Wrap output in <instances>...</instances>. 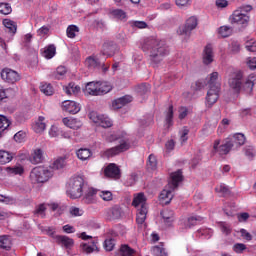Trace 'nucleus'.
Returning a JSON list of instances; mask_svg holds the SVG:
<instances>
[{"label":"nucleus","mask_w":256,"mask_h":256,"mask_svg":"<svg viewBox=\"0 0 256 256\" xmlns=\"http://www.w3.org/2000/svg\"><path fill=\"white\" fill-rule=\"evenodd\" d=\"M53 177V172L49 168L38 166L31 170L30 172V181L33 185L39 183H47Z\"/></svg>","instance_id":"obj_5"},{"label":"nucleus","mask_w":256,"mask_h":256,"mask_svg":"<svg viewBox=\"0 0 256 256\" xmlns=\"http://www.w3.org/2000/svg\"><path fill=\"white\" fill-rule=\"evenodd\" d=\"M56 53H57V48L53 44L43 48L42 50V55L45 57V59H53Z\"/></svg>","instance_id":"obj_30"},{"label":"nucleus","mask_w":256,"mask_h":256,"mask_svg":"<svg viewBox=\"0 0 256 256\" xmlns=\"http://www.w3.org/2000/svg\"><path fill=\"white\" fill-rule=\"evenodd\" d=\"M25 139H27V133L25 131L20 130L14 135V141L16 143H25Z\"/></svg>","instance_id":"obj_53"},{"label":"nucleus","mask_w":256,"mask_h":256,"mask_svg":"<svg viewBox=\"0 0 256 256\" xmlns=\"http://www.w3.org/2000/svg\"><path fill=\"white\" fill-rule=\"evenodd\" d=\"M62 110L66 113H70V115H77V113L81 111V104L73 100H65L62 102Z\"/></svg>","instance_id":"obj_12"},{"label":"nucleus","mask_w":256,"mask_h":256,"mask_svg":"<svg viewBox=\"0 0 256 256\" xmlns=\"http://www.w3.org/2000/svg\"><path fill=\"white\" fill-rule=\"evenodd\" d=\"M0 249H5L6 251L11 249V239H9V236H0Z\"/></svg>","instance_id":"obj_41"},{"label":"nucleus","mask_w":256,"mask_h":256,"mask_svg":"<svg viewBox=\"0 0 256 256\" xmlns=\"http://www.w3.org/2000/svg\"><path fill=\"white\" fill-rule=\"evenodd\" d=\"M0 107L9 109L11 107V99L9 97H0Z\"/></svg>","instance_id":"obj_63"},{"label":"nucleus","mask_w":256,"mask_h":256,"mask_svg":"<svg viewBox=\"0 0 256 256\" xmlns=\"http://www.w3.org/2000/svg\"><path fill=\"white\" fill-rule=\"evenodd\" d=\"M104 249L105 251H113L115 249V239L108 238L104 241Z\"/></svg>","instance_id":"obj_58"},{"label":"nucleus","mask_w":256,"mask_h":256,"mask_svg":"<svg viewBox=\"0 0 256 256\" xmlns=\"http://www.w3.org/2000/svg\"><path fill=\"white\" fill-rule=\"evenodd\" d=\"M232 141H233V145H235V143L236 145H239V146L245 145V141H246L245 134L243 133L234 134Z\"/></svg>","instance_id":"obj_50"},{"label":"nucleus","mask_w":256,"mask_h":256,"mask_svg":"<svg viewBox=\"0 0 256 256\" xmlns=\"http://www.w3.org/2000/svg\"><path fill=\"white\" fill-rule=\"evenodd\" d=\"M160 215L162 216L164 221H166V223H171V221H173V217H174L173 210H169V209L162 210Z\"/></svg>","instance_id":"obj_48"},{"label":"nucleus","mask_w":256,"mask_h":256,"mask_svg":"<svg viewBox=\"0 0 256 256\" xmlns=\"http://www.w3.org/2000/svg\"><path fill=\"white\" fill-rule=\"evenodd\" d=\"M110 143L113 141H118L120 139V145L112 147L106 151L108 157H114V155H119V153H124V151H129L131 144L129 143V136L123 132L119 131L114 134H110L106 138Z\"/></svg>","instance_id":"obj_2"},{"label":"nucleus","mask_w":256,"mask_h":256,"mask_svg":"<svg viewBox=\"0 0 256 256\" xmlns=\"http://www.w3.org/2000/svg\"><path fill=\"white\" fill-rule=\"evenodd\" d=\"M62 122L66 127H69V129L77 130L83 127V122L77 118L65 117L62 119Z\"/></svg>","instance_id":"obj_18"},{"label":"nucleus","mask_w":256,"mask_h":256,"mask_svg":"<svg viewBox=\"0 0 256 256\" xmlns=\"http://www.w3.org/2000/svg\"><path fill=\"white\" fill-rule=\"evenodd\" d=\"M54 239L58 245H61L66 249H70V247H73L75 243L72 238H69L68 236H63V235H56Z\"/></svg>","instance_id":"obj_19"},{"label":"nucleus","mask_w":256,"mask_h":256,"mask_svg":"<svg viewBox=\"0 0 256 256\" xmlns=\"http://www.w3.org/2000/svg\"><path fill=\"white\" fill-rule=\"evenodd\" d=\"M13 11V8H11V4L9 3H0V13L2 15H9Z\"/></svg>","instance_id":"obj_56"},{"label":"nucleus","mask_w":256,"mask_h":256,"mask_svg":"<svg viewBox=\"0 0 256 256\" xmlns=\"http://www.w3.org/2000/svg\"><path fill=\"white\" fill-rule=\"evenodd\" d=\"M207 85L209 86L221 85V82H219V72H212L207 77Z\"/></svg>","instance_id":"obj_37"},{"label":"nucleus","mask_w":256,"mask_h":256,"mask_svg":"<svg viewBox=\"0 0 256 256\" xmlns=\"http://www.w3.org/2000/svg\"><path fill=\"white\" fill-rule=\"evenodd\" d=\"M233 146V139L231 138H227L222 145L221 140L217 139L214 141L213 151L214 153H219V155H227L233 149Z\"/></svg>","instance_id":"obj_8"},{"label":"nucleus","mask_w":256,"mask_h":256,"mask_svg":"<svg viewBox=\"0 0 256 256\" xmlns=\"http://www.w3.org/2000/svg\"><path fill=\"white\" fill-rule=\"evenodd\" d=\"M1 78L7 83H17V81L21 79V76H19V73L13 69L4 68L1 72Z\"/></svg>","instance_id":"obj_11"},{"label":"nucleus","mask_w":256,"mask_h":256,"mask_svg":"<svg viewBox=\"0 0 256 256\" xmlns=\"http://www.w3.org/2000/svg\"><path fill=\"white\" fill-rule=\"evenodd\" d=\"M253 79H254V76L250 75L246 80L244 84V91H246V93H251L253 91V86L255 85L253 83Z\"/></svg>","instance_id":"obj_54"},{"label":"nucleus","mask_w":256,"mask_h":256,"mask_svg":"<svg viewBox=\"0 0 256 256\" xmlns=\"http://www.w3.org/2000/svg\"><path fill=\"white\" fill-rule=\"evenodd\" d=\"M97 189L95 188H88L85 191L83 201L87 205H91V203H95V195H97Z\"/></svg>","instance_id":"obj_22"},{"label":"nucleus","mask_w":256,"mask_h":256,"mask_svg":"<svg viewBox=\"0 0 256 256\" xmlns=\"http://www.w3.org/2000/svg\"><path fill=\"white\" fill-rule=\"evenodd\" d=\"M85 187V179L81 176L72 177L68 184L66 193L70 199H79L83 197V188Z\"/></svg>","instance_id":"obj_4"},{"label":"nucleus","mask_w":256,"mask_h":256,"mask_svg":"<svg viewBox=\"0 0 256 256\" xmlns=\"http://www.w3.org/2000/svg\"><path fill=\"white\" fill-rule=\"evenodd\" d=\"M67 74V68L65 66H59L56 71L54 72L55 79H63Z\"/></svg>","instance_id":"obj_55"},{"label":"nucleus","mask_w":256,"mask_h":256,"mask_svg":"<svg viewBox=\"0 0 256 256\" xmlns=\"http://www.w3.org/2000/svg\"><path fill=\"white\" fill-rule=\"evenodd\" d=\"M219 95H221V85L209 86L208 97H219Z\"/></svg>","instance_id":"obj_42"},{"label":"nucleus","mask_w":256,"mask_h":256,"mask_svg":"<svg viewBox=\"0 0 256 256\" xmlns=\"http://www.w3.org/2000/svg\"><path fill=\"white\" fill-rule=\"evenodd\" d=\"M99 196L101 197V199H103V201H113V193H111V191H101Z\"/></svg>","instance_id":"obj_59"},{"label":"nucleus","mask_w":256,"mask_h":256,"mask_svg":"<svg viewBox=\"0 0 256 256\" xmlns=\"http://www.w3.org/2000/svg\"><path fill=\"white\" fill-rule=\"evenodd\" d=\"M66 165H67V156H61V157H58L56 160H54L51 167L52 169L59 171V169L65 168Z\"/></svg>","instance_id":"obj_27"},{"label":"nucleus","mask_w":256,"mask_h":256,"mask_svg":"<svg viewBox=\"0 0 256 256\" xmlns=\"http://www.w3.org/2000/svg\"><path fill=\"white\" fill-rule=\"evenodd\" d=\"M147 207L143 206L140 209H138V213L136 215V223L139 225V227H142L144 225L145 227V221L147 219Z\"/></svg>","instance_id":"obj_21"},{"label":"nucleus","mask_w":256,"mask_h":256,"mask_svg":"<svg viewBox=\"0 0 256 256\" xmlns=\"http://www.w3.org/2000/svg\"><path fill=\"white\" fill-rule=\"evenodd\" d=\"M142 49L150 51L152 65H159L169 55V47L165 41L155 38H146L142 43Z\"/></svg>","instance_id":"obj_1"},{"label":"nucleus","mask_w":256,"mask_h":256,"mask_svg":"<svg viewBox=\"0 0 256 256\" xmlns=\"http://www.w3.org/2000/svg\"><path fill=\"white\" fill-rule=\"evenodd\" d=\"M121 217V210L119 208H109L106 210V219L109 221H114V219H119Z\"/></svg>","instance_id":"obj_28"},{"label":"nucleus","mask_w":256,"mask_h":256,"mask_svg":"<svg viewBox=\"0 0 256 256\" xmlns=\"http://www.w3.org/2000/svg\"><path fill=\"white\" fill-rule=\"evenodd\" d=\"M183 181V171L178 170L170 174V181L168 182V189L165 188L160 193L159 199L163 201L165 205L171 203L173 199V191L179 187V184Z\"/></svg>","instance_id":"obj_3"},{"label":"nucleus","mask_w":256,"mask_h":256,"mask_svg":"<svg viewBox=\"0 0 256 256\" xmlns=\"http://www.w3.org/2000/svg\"><path fill=\"white\" fill-rule=\"evenodd\" d=\"M245 48L247 51H250V53L256 52V41L254 39H251L246 42Z\"/></svg>","instance_id":"obj_61"},{"label":"nucleus","mask_w":256,"mask_h":256,"mask_svg":"<svg viewBox=\"0 0 256 256\" xmlns=\"http://www.w3.org/2000/svg\"><path fill=\"white\" fill-rule=\"evenodd\" d=\"M151 251L152 255L154 256H168L167 251H165V247L163 246V243L152 247Z\"/></svg>","instance_id":"obj_36"},{"label":"nucleus","mask_w":256,"mask_h":256,"mask_svg":"<svg viewBox=\"0 0 256 256\" xmlns=\"http://www.w3.org/2000/svg\"><path fill=\"white\" fill-rule=\"evenodd\" d=\"M24 172L25 169H23V166L6 167V173L8 175H23Z\"/></svg>","instance_id":"obj_40"},{"label":"nucleus","mask_w":256,"mask_h":256,"mask_svg":"<svg viewBox=\"0 0 256 256\" xmlns=\"http://www.w3.org/2000/svg\"><path fill=\"white\" fill-rule=\"evenodd\" d=\"M87 67H90L92 69H96V67H101V62L93 56H90L85 61Z\"/></svg>","instance_id":"obj_45"},{"label":"nucleus","mask_w":256,"mask_h":256,"mask_svg":"<svg viewBox=\"0 0 256 256\" xmlns=\"http://www.w3.org/2000/svg\"><path fill=\"white\" fill-rule=\"evenodd\" d=\"M45 211H47L45 204H40L36 207L34 215H40L41 217H45Z\"/></svg>","instance_id":"obj_62"},{"label":"nucleus","mask_w":256,"mask_h":256,"mask_svg":"<svg viewBox=\"0 0 256 256\" xmlns=\"http://www.w3.org/2000/svg\"><path fill=\"white\" fill-rule=\"evenodd\" d=\"M88 117L91 121H93V123L100 125V127H103L104 129L113 127V121H111V118H109L105 115H101V114L97 113L96 111L90 112Z\"/></svg>","instance_id":"obj_7"},{"label":"nucleus","mask_w":256,"mask_h":256,"mask_svg":"<svg viewBox=\"0 0 256 256\" xmlns=\"http://www.w3.org/2000/svg\"><path fill=\"white\" fill-rule=\"evenodd\" d=\"M118 48L117 44L113 42H105L102 47V55H105L106 57H113L115 53H117Z\"/></svg>","instance_id":"obj_17"},{"label":"nucleus","mask_w":256,"mask_h":256,"mask_svg":"<svg viewBox=\"0 0 256 256\" xmlns=\"http://www.w3.org/2000/svg\"><path fill=\"white\" fill-rule=\"evenodd\" d=\"M76 155L80 161H87V159H89L93 153H91L90 149L80 148L78 151H76Z\"/></svg>","instance_id":"obj_33"},{"label":"nucleus","mask_w":256,"mask_h":256,"mask_svg":"<svg viewBox=\"0 0 256 256\" xmlns=\"http://www.w3.org/2000/svg\"><path fill=\"white\" fill-rule=\"evenodd\" d=\"M63 89H64L66 95H69V96L79 95V93H81V87H79L78 85H75V83H73V82L69 83Z\"/></svg>","instance_id":"obj_26"},{"label":"nucleus","mask_w":256,"mask_h":256,"mask_svg":"<svg viewBox=\"0 0 256 256\" xmlns=\"http://www.w3.org/2000/svg\"><path fill=\"white\" fill-rule=\"evenodd\" d=\"M40 91L48 97H51V95L54 93L53 86L47 83L41 84Z\"/></svg>","instance_id":"obj_47"},{"label":"nucleus","mask_w":256,"mask_h":256,"mask_svg":"<svg viewBox=\"0 0 256 256\" xmlns=\"http://www.w3.org/2000/svg\"><path fill=\"white\" fill-rule=\"evenodd\" d=\"M241 79H243V72L233 71L228 74V85L234 91H241Z\"/></svg>","instance_id":"obj_10"},{"label":"nucleus","mask_w":256,"mask_h":256,"mask_svg":"<svg viewBox=\"0 0 256 256\" xmlns=\"http://www.w3.org/2000/svg\"><path fill=\"white\" fill-rule=\"evenodd\" d=\"M173 115V105H170L165 116V122L168 129L169 127H173Z\"/></svg>","instance_id":"obj_39"},{"label":"nucleus","mask_w":256,"mask_h":256,"mask_svg":"<svg viewBox=\"0 0 256 256\" xmlns=\"http://www.w3.org/2000/svg\"><path fill=\"white\" fill-rule=\"evenodd\" d=\"M47 125L45 124V117L39 116L38 121L34 124L33 130L35 133H43Z\"/></svg>","instance_id":"obj_31"},{"label":"nucleus","mask_w":256,"mask_h":256,"mask_svg":"<svg viewBox=\"0 0 256 256\" xmlns=\"http://www.w3.org/2000/svg\"><path fill=\"white\" fill-rule=\"evenodd\" d=\"M3 25L8 29L9 33H12V35H15L17 33V23L10 19H4Z\"/></svg>","instance_id":"obj_35"},{"label":"nucleus","mask_w":256,"mask_h":256,"mask_svg":"<svg viewBox=\"0 0 256 256\" xmlns=\"http://www.w3.org/2000/svg\"><path fill=\"white\" fill-rule=\"evenodd\" d=\"M66 33L69 39H75V37H77V33H79V27L76 25H70L68 26Z\"/></svg>","instance_id":"obj_49"},{"label":"nucleus","mask_w":256,"mask_h":256,"mask_svg":"<svg viewBox=\"0 0 256 256\" xmlns=\"http://www.w3.org/2000/svg\"><path fill=\"white\" fill-rule=\"evenodd\" d=\"M134 91L137 95L143 97L144 95H149L151 93V85L147 83H142L135 86Z\"/></svg>","instance_id":"obj_25"},{"label":"nucleus","mask_w":256,"mask_h":256,"mask_svg":"<svg viewBox=\"0 0 256 256\" xmlns=\"http://www.w3.org/2000/svg\"><path fill=\"white\" fill-rule=\"evenodd\" d=\"M253 11L252 5H243L237 8L230 16L231 23H237V25H247L249 23V13Z\"/></svg>","instance_id":"obj_6"},{"label":"nucleus","mask_w":256,"mask_h":256,"mask_svg":"<svg viewBox=\"0 0 256 256\" xmlns=\"http://www.w3.org/2000/svg\"><path fill=\"white\" fill-rule=\"evenodd\" d=\"M147 168L150 169V171H155L157 169V157H155V155H149Z\"/></svg>","instance_id":"obj_52"},{"label":"nucleus","mask_w":256,"mask_h":256,"mask_svg":"<svg viewBox=\"0 0 256 256\" xmlns=\"http://www.w3.org/2000/svg\"><path fill=\"white\" fill-rule=\"evenodd\" d=\"M244 154L249 158L253 159L255 157V149L252 146H247L244 148Z\"/></svg>","instance_id":"obj_64"},{"label":"nucleus","mask_w":256,"mask_h":256,"mask_svg":"<svg viewBox=\"0 0 256 256\" xmlns=\"http://www.w3.org/2000/svg\"><path fill=\"white\" fill-rule=\"evenodd\" d=\"M202 59L204 65H211V62L213 61V59H215V54L213 53V46L211 44L205 46Z\"/></svg>","instance_id":"obj_15"},{"label":"nucleus","mask_w":256,"mask_h":256,"mask_svg":"<svg viewBox=\"0 0 256 256\" xmlns=\"http://www.w3.org/2000/svg\"><path fill=\"white\" fill-rule=\"evenodd\" d=\"M105 177H109L110 179H121V169L115 163H110L104 169Z\"/></svg>","instance_id":"obj_13"},{"label":"nucleus","mask_w":256,"mask_h":256,"mask_svg":"<svg viewBox=\"0 0 256 256\" xmlns=\"http://www.w3.org/2000/svg\"><path fill=\"white\" fill-rule=\"evenodd\" d=\"M120 253L121 256H135V249L131 248L129 245L127 244H122L120 246Z\"/></svg>","instance_id":"obj_38"},{"label":"nucleus","mask_w":256,"mask_h":256,"mask_svg":"<svg viewBox=\"0 0 256 256\" xmlns=\"http://www.w3.org/2000/svg\"><path fill=\"white\" fill-rule=\"evenodd\" d=\"M100 95H107L113 90V86L108 82H99Z\"/></svg>","instance_id":"obj_43"},{"label":"nucleus","mask_w":256,"mask_h":256,"mask_svg":"<svg viewBox=\"0 0 256 256\" xmlns=\"http://www.w3.org/2000/svg\"><path fill=\"white\" fill-rule=\"evenodd\" d=\"M203 223V217L201 216H190L188 217L185 226L188 229H191V227H195V225H201Z\"/></svg>","instance_id":"obj_29"},{"label":"nucleus","mask_w":256,"mask_h":256,"mask_svg":"<svg viewBox=\"0 0 256 256\" xmlns=\"http://www.w3.org/2000/svg\"><path fill=\"white\" fill-rule=\"evenodd\" d=\"M197 28V17L191 16L186 20V24L178 29V34L182 35L184 39L191 37V31Z\"/></svg>","instance_id":"obj_9"},{"label":"nucleus","mask_w":256,"mask_h":256,"mask_svg":"<svg viewBox=\"0 0 256 256\" xmlns=\"http://www.w3.org/2000/svg\"><path fill=\"white\" fill-rule=\"evenodd\" d=\"M111 15L114 16L115 19H119L120 21H125L127 19V13L121 9L112 10Z\"/></svg>","instance_id":"obj_44"},{"label":"nucleus","mask_w":256,"mask_h":256,"mask_svg":"<svg viewBox=\"0 0 256 256\" xmlns=\"http://www.w3.org/2000/svg\"><path fill=\"white\" fill-rule=\"evenodd\" d=\"M215 191L217 193H221L222 195H229L230 193L229 187L225 184H220L219 186H217L215 188Z\"/></svg>","instance_id":"obj_60"},{"label":"nucleus","mask_w":256,"mask_h":256,"mask_svg":"<svg viewBox=\"0 0 256 256\" xmlns=\"http://www.w3.org/2000/svg\"><path fill=\"white\" fill-rule=\"evenodd\" d=\"M43 161H45V151L41 148L34 149L30 157V162L33 165H39V163H43Z\"/></svg>","instance_id":"obj_14"},{"label":"nucleus","mask_w":256,"mask_h":256,"mask_svg":"<svg viewBox=\"0 0 256 256\" xmlns=\"http://www.w3.org/2000/svg\"><path fill=\"white\" fill-rule=\"evenodd\" d=\"M81 250L86 253V255H89L91 253H95V251H99V248L97 247V240H91V242L88 243H82L80 245Z\"/></svg>","instance_id":"obj_20"},{"label":"nucleus","mask_w":256,"mask_h":256,"mask_svg":"<svg viewBox=\"0 0 256 256\" xmlns=\"http://www.w3.org/2000/svg\"><path fill=\"white\" fill-rule=\"evenodd\" d=\"M180 143L183 145V143H187L189 141V128L187 126H184L180 132Z\"/></svg>","instance_id":"obj_51"},{"label":"nucleus","mask_w":256,"mask_h":256,"mask_svg":"<svg viewBox=\"0 0 256 256\" xmlns=\"http://www.w3.org/2000/svg\"><path fill=\"white\" fill-rule=\"evenodd\" d=\"M11 126V120L7 118L6 116L0 115V137L2 133L7 131L9 127Z\"/></svg>","instance_id":"obj_34"},{"label":"nucleus","mask_w":256,"mask_h":256,"mask_svg":"<svg viewBox=\"0 0 256 256\" xmlns=\"http://www.w3.org/2000/svg\"><path fill=\"white\" fill-rule=\"evenodd\" d=\"M16 90L13 88H2L0 89V97H13L15 96Z\"/></svg>","instance_id":"obj_57"},{"label":"nucleus","mask_w":256,"mask_h":256,"mask_svg":"<svg viewBox=\"0 0 256 256\" xmlns=\"http://www.w3.org/2000/svg\"><path fill=\"white\" fill-rule=\"evenodd\" d=\"M233 33V28L229 27V26H221L218 29V35H220V37H230V35H232Z\"/></svg>","instance_id":"obj_46"},{"label":"nucleus","mask_w":256,"mask_h":256,"mask_svg":"<svg viewBox=\"0 0 256 256\" xmlns=\"http://www.w3.org/2000/svg\"><path fill=\"white\" fill-rule=\"evenodd\" d=\"M85 92L88 95H92L94 97L101 96L100 89H99V81L88 82L86 84Z\"/></svg>","instance_id":"obj_16"},{"label":"nucleus","mask_w":256,"mask_h":256,"mask_svg":"<svg viewBox=\"0 0 256 256\" xmlns=\"http://www.w3.org/2000/svg\"><path fill=\"white\" fill-rule=\"evenodd\" d=\"M132 101H133V98H125V97L117 98L112 102V109H114V111H117V109H122V107H125L127 103H131Z\"/></svg>","instance_id":"obj_23"},{"label":"nucleus","mask_w":256,"mask_h":256,"mask_svg":"<svg viewBox=\"0 0 256 256\" xmlns=\"http://www.w3.org/2000/svg\"><path fill=\"white\" fill-rule=\"evenodd\" d=\"M13 161V154L9 151L0 150V165H7Z\"/></svg>","instance_id":"obj_32"},{"label":"nucleus","mask_w":256,"mask_h":256,"mask_svg":"<svg viewBox=\"0 0 256 256\" xmlns=\"http://www.w3.org/2000/svg\"><path fill=\"white\" fill-rule=\"evenodd\" d=\"M147 207V197H145V194L143 192L138 193L136 196H134V199L132 201L133 207Z\"/></svg>","instance_id":"obj_24"}]
</instances>
